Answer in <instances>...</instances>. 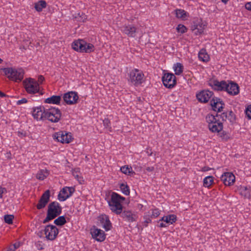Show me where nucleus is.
<instances>
[{
  "instance_id": "f257e3e1",
  "label": "nucleus",
  "mask_w": 251,
  "mask_h": 251,
  "mask_svg": "<svg viewBox=\"0 0 251 251\" xmlns=\"http://www.w3.org/2000/svg\"><path fill=\"white\" fill-rule=\"evenodd\" d=\"M125 200V198L121 196L116 192H112L111 200L108 201V204L111 210L116 214H121V216L129 222L136 221L137 216L130 211H124L122 212L123 206L121 202Z\"/></svg>"
},
{
  "instance_id": "f03ea898",
  "label": "nucleus",
  "mask_w": 251,
  "mask_h": 251,
  "mask_svg": "<svg viewBox=\"0 0 251 251\" xmlns=\"http://www.w3.org/2000/svg\"><path fill=\"white\" fill-rule=\"evenodd\" d=\"M61 212L62 207L58 202L56 201L50 202L48 205L47 217L43 220V224H46L54 219L61 214Z\"/></svg>"
},
{
  "instance_id": "7ed1b4c3",
  "label": "nucleus",
  "mask_w": 251,
  "mask_h": 251,
  "mask_svg": "<svg viewBox=\"0 0 251 251\" xmlns=\"http://www.w3.org/2000/svg\"><path fill=\"white\" fill-rule=\"evenodd\" d=\"M1 70L10 80L18 82L21 81L24 78L25 72L22 69L16 70L13 68H4Z\"/></svg>"
},
{
  "instance_id": "20e7f679",
  "label": "nucleus",
  "mask_w": 251,
  "mask_h": 251,
  "mask_svg": "<svg viewBox=\"0 0 251 251\" xmlns=\"http://www.w3.org/2000/svg\"><path fill=\"white\" fill-rule=\"evenodd\" d=\"M72 48L80 52L90 53L94 50V46L91 44L88 43L84 40L78 39L75 41L72 45Z\"/></svg>"
},
{
  "instance_id": "39448f33",
  "label": "nucleus",
  "mask_w": 251,
  "mask_h": 251,
  "mask_svg": "<svg viewBox=\"0 0 251 251\" xmlns=\"http://www.w3.org/2000/svg\"><path fill=\"white\" fill-rule=\"evenodd\" d=\"M23 84L25 90L28 94H34L39 93L40 95L43 94L42 92L39 91L38 82L33 78H26L24 80Z\"/></svg>"
},
{
  "instance_id": "423d86ee",
  "label": "nucleus",
  "mask_w": 251,
  "mask_h": 251,
  "mask_svg": "<svg viewBox=\"0 0 251 251\" xmlns=\"http://www.w3.org/2000/svg\"><path fill=\"white\" fill-rule=\"evenodd\" d=\"M61 116L62 113L58 108L51 106L46 109L44 118L52 123H57L60 120Z\"/></svg>"
},
{
  "instance_id": "0eeeda50",
  "label": "nucleus",
  "mask_w": 251,
  "mask_h": 251,
  "mask_svg": "<svg viewBox=\"0 0 251 251\" xmlns=\"http://www.w3.org/2000/svg\"><path fill=\"white\" fill-rule=\"evenodd\" d=\"M144 74L137 69L131 71L129 74V80L135 86L141 85L143 82Z\"/></svg>"
},
{
  "instance_id": "6e6552de",
  "label": "nucleus",
  "mask_w": 251,
  "mask_h": 251,
  "mask_svg": "<svg viewBox=\"0 0 251 251\" xmlns=\"http://www.w3.org/2000/svg\"><path fill=\"white\" fill-rule=\"evenodd\" d=\"M53 138L61 143H69L73 139L71 133L61 131L53 134Z\"/></svg>"
},
{
  "instance_id": "1a4fd4ad",
  "label": "nucleus",
  "mask_w": 251,
  "mask_h": 251,
  "mask_svg": "<svg viewBox=\"0 0 251 251\" xmlns=\"http://www.w3.org/2000/svg\"><path fill=\"white\" fill-rule=\"evenodd\" d=\"M162 80L164 86L170 89L173 88L176 84V77L172 73L164 74Z\"/></svg>"
},
{
  "instance_id": "9d476101",
  "label": "nucleus",
  "mask_w": 251,
  "mask_h": 251,
  "mask_svg": "<svg viewBox=\"0 0 251 251\" xmlns=\"http://www.w3.org/2000/svg\"><path fill=\"white\" fill-rule=\"evenodd\" d=\"M44 232L48 240L53 241L56 238L59 231L55 226L48 225L45 226Z\"/></svg>"
},
{
  "instance_id": "9b49d317",
  "label": "nucleus",
  "mask_w": 251,
  "mask_h": 251,
  "mask_svg": "<svg viewBox=\"0 0 251 251\" xmlns=\"http://www.w3.org/2000/svg\"><path fill=\"white\" fill-rule=\"evenodd\" d=\"M75 188L73 187H65L63 188L58 195V199L61 201H65L70 198L75 192Z\"/></svg>"
},
{
  "instance_id": "f8f14e48",
  "label": "nucleus",
  "mask_w": 251,
  "mask_h": 251,
  "mask_svg": "<svg viewBox=\"0 0 251 251\" xmlns=\"http://www.w3.org/2000/svg\"><path fill=\"white\" fill-rule=\"evenodd\" d=\"M208 84L213 90L216 91H225L228 87L227 81L225 80L219 81L217 79L211 80Z\"/></svg>"
},
{
  "instance_id": "ddd939ff",
  "label": "nucleus",
  "mask_w": 251,
  "mask_h": 251,
  "mask_svg": "<svg viewBox=\"0 0 251 251\" xmlns=\"http://www.w3.org/2000/svg\"><path fill=\"white\" fill-rule=\"evenodd\" d=\"M214 93L208 90H203L196 94V98L199 101L202 103L207 102L213 96Z\"/></svg>"
},
{
  "instance_id": "4468645a",
  "label": "nucleus",
  "mask_w": 251,
  "mask_h": 251,
  "mask_svg": "<svg viewBox=\"0 0 251 251\" xmlns=\"http://www.w3.org/2000/svg\"><path fill=\"white\" fill-rule=\"evenodd\" d=\"M78 98L77 92L70 91L64 94L63 100L67 104L72 105L77 103Z\"/></svg>"
},
{
  "instance_id": "2eb2a0df",
  "label": "nucleus",
  "mask_w": 251,
  "mask_h": 251,
  "mask_svg": "<svg viewBox=\"0 0 251 251\" xmlns=\"http://www.w3.org/2000/svg\"><path fill=\"white\" fill-rule=\"evenodd\" d=\"M50 191L47 190L42 194L36 205L37 209H41L46 206L50 201Z\"/></svg>"
},
{
  "instance_id": "dca6fc26",
  "label": "nucleus",
  "mask_w": 251,
  "mask_h": 251,
  "mask_svg": "<svg viewBox=\"0 0 251 251\" xmlns=\"http://www.w3.org/2000/svg\"><path fill=\"white\" fill-rule=\"evenodd\" d=\"M98 218L101 226L106 231H108L111 229L112 224L108 216L105 214H101Z\"/></svg>"
},
{
  "instance_id": "f3484780",
  "label": "nucleus",
  "mask_w": 251,
  "mask_h": 251,
  "mask_svg": "<svg viewBox=\"0 0 251 251\" xmlns=\"http://www.w3.org/2000/svg\"><path fill=\"white\" fill-rule=\"evenodd\" d=\"M221 180L225 185L230 186L235 182V177L232 173L226 172L222 175Z\"/></svg>"
},
{
  "instance_id": "a211bd4d",
  "label": "nucleus",
  "mask_w": 251,
  "mask_h": 251,
  "mask_svg": "<svg viewBox=\"0 0 251 251\" xmlns=\"http://www.w3.org/2000/svg\"><path fill=\"white\" fill-rule=\"evenodd\" d=\"M91 233L92 237L97 241L102 242L105 239L106 234L104 232L98 228L94 227L93 230H91Z\"/></svg>"
},
{
  "instance_id": "6ab92c4d",
  "label": "nucleus",
  "mask_w": 251,
  "mask_h": 251,
  "mask_svg": "<svg viewBox=\"0 0 251 251\" xmlns=\"http://www.w3.org/2000/svg\"><path fill=\"white\" fill-rule=\"evenodd\" d=\"M227 84L228 87L225 91L227 92V93L231 96L237 95L239 93V87L238 85L233 81H227Z\"/></svg>"
},
{
  "instance_id": "aec40b11",
  "label": "nucleus",
  "mask_w": 251,
  "mask_h": 251,
  "mask_svg": "<svg viewBox=\"0 0 251 251\" xmlns=\"http://www.w3.org/2000/svg\"><path fill=\"white\" fill-rule=\"evenodd\" d=\"M46 109V108L42 106H40L33 108L32 115L34 118L37 120H44V114Z\"/></svg>"
},
{
  "instance_id": "412c9836",
  "label": "nucleus",
  "mask_w": 251,
  "mask_h": 251,
  "mask_svg": "<svg viewBox=\"0 0 251 251\" xmlns=\"http://www.w3.org/2000/svg\"><path fill=\"white\" fill-rule=\"evenodd\" d=\"M122 31L129 37H134L135 36L136 28L131 25H125L123 26Z\"/></svg>"
},
{
  "instance_id": "4be33fe9",
  "label": "nucleus",
  "mask_w": 251,
  "mask_h": 251,
  "mask_svg": "<svg viewBox=\"0 0 251 251\" xmlns=\"http://www.w3.org/2000/svg\"><path fill=\"white\" fill-rule=\"evenodd\" d=\"M240 194L244 198L251 199V187L241 186L239 189Z\"/></svg>"
},
{
  "instance_id": "5701e85b",
  "label": "nucleus",
  "mask_w": 251,
  "mask_h": 251,
  "mask_svg": "<svg viewBox=\"0 0 251 251\" xmlns=\"http://www.w3.org/2000/svg\"><path fill=\"white\" fill-rule=\"evenodd\" d=\"M219 114L216 113L215 115L208 114L205 118L206 121L208 124L211 123L216 124L218 123H222L219 119Z\"/></svg>"
},
{
  "instance_id": "b1692460",
  "label": "nucleus",
  "mask_w": 251,
  "mask_h": 251,
  "mask_svg": "<svg viewBox=\"0 0 251 251\" xmlns=\"http://www.w3.org/2000/svg\"><path fill=\"white\" fill-rule=\"evenodd\" d=\"M209 129L212 132H220L223 130V123H218L216 124L211 123L208 124Z\"/></svg>"
},
{
  "instance_id": "393cba45",
  "label": "nucleus",
  "mask_w": 251,
  "mask_h": 251,
  "mask_svg": "<svg viewBox=\"0 0 251 251\" xmlns=\"http://www.w3.org/2000/svg\"><path fill=\"white\" fill-rule=\"evenodd\" d=\"M61 101V97L60 96L53 95L50 98L46 99L44 102L46 103H51L58 104Z\"/></svg>"
},
{
  "instance_id": "a878e982",
  "label": "nucleus",
  "mask_w": 251,
  "mask_h": 251,
  "mask_svg": "<svg viewBox=\"0 0 251 251\" xmlns=\"http://www.w3.org/2000/svg\"><path fill=\"white\" fill-rule=\"evenodd\" d=\"M218 103L225 105L224 101L221 99L215 97H213L212 99L210 101V105L212 106L213 110L216 111L217 104Z\"/></svg>"
},
{
  "instance_id": "bb28decb",
  "label": "nucleus",
  "mask_w": 251,
  "mask_h": 251,
  "mask_svg": "<svg viewBox=\"0 0 251 251\" xmlns=\"http://www.w3.org/2000/svg\"><path fill=\"white\" fill-rule=\"evenodd\" d=\"M47 2L45 0H40L34 3V8L38 12H41L43 9L47 6Z\"/></svg>"
},
{
  "instance_id": "cd10ccee",
  "label": "nucleus",
  "mask_w": 251,
  "mask_h": 251,
  "mask_svg": "<svg viewBox=\"0 0 251 251\" xmlns=\"http://www.w3.org/2000/svg\"><path fill=\"white\" fill-rule=\"evenodd\" d=\"M176 220V216L175 215L172 214L163 217L160 221H163L167 224H173Z\"/></svg>"
},
{
  "instance_id": "c85d7f7f",
  "label": "nucleus",
  "mask_w": 251,
  "mask_h": 251,
  "mask_svg": "<svg viewBox=\"0 0 251 251\" xmlns=\"http://www.w3.org/2000/svg\"><path fill=\"white\" fill-rule=\"evenodd\" d=\"M199 58L200 60L203 62H207L209 60V56L207 53L205 49H201L198 54Z\"/></svg>"
},
{
  "instance_id": "c756f323",
  "label": "nucleus",
  "mask_w": 251,
  "mask_h": 251,
  "mask_svg": "<svg viewBox=\"0 0 251 251\" xmlns=\"http://www.w3.org/2000/svg\"><path fill=\"white\" fill-rule=\"evenodd\" d=\"M226 118L229 121L231 125H233L236 123V116L232 110L226 111Z\"/></svg>"
},
{
  "instance_id": "7c9ffc66",
  "label": "nucleus",
  "mask_w": 251,
  "mask_h": 251,
  "mask_svg": "<svg viewBox=\"0 0 251 251\" xmlns=\"http://www.w3.org/2000/svg\"><path fill=\"white\" fill-rule=\"evenodd\" d=\"M175 13L177 18L185 20L187 17V12L183 9H177L175 10Z\"/></svg>"
},
{
  "instance_id": "2f4dec72",
  "label": "nucleus",
  "mask_w": 251,
  "mask_h": 251,
  "mask_svg": "<svg viewBox=\"0 0 251 251\" xmlns=\"http://www.w3.org/2000/svg\"><path fill=\"white\" fill-rule=\"evenodd\" d=\"M49 173L47 170H41L36 175V178L38 179L43 180L46 178L49 175Z\"/></svg>"
},
{
  "instance_id": "473e14b6",
  "label": "nucleus",
  "mask_w": 251,
  "mask_h": 251,
  "mask_svg": "<svg viewBox=\"0 0 251 251\" xmlns=\"http://www.w3.org/2000/svg\"><path fill=\"white\" fill-rule=\"evenodd\" d=\"M67 223L64 216L58 217L54 221V223L58 226H62Z\"/></svg>"
},
{
  "instance_id": "72a5a7b5",
  "label": "nucleus",
  "mask_w": 251,
  "mask_h": 251,
  "mask_svg": "<svg viewBox=\"0 0 251 251\" xmlns=\"http://www.w3.org/2000/svg\"><path fill=\"white\" fill-rule=\"evenodd\" d=\"M175 74L176 75H180L183 70V66L180 63H176L174 66Z\"/></svg>"
},
{
  "instance_id": "f704fd0d",
  "label": "nucleus",
  "mask_w": 251,
  "mask_h": 251,
  "mask_svg": "<svg viewBox=\"0 0 251 251\" xmlns=\"http://www.w3.org/2000/svg\"><path fill=\"white\" fill-rule=\"evenodd\" d=\"M214 177L212 176H208L203 179V186L206 187H209L213 183Z\"/></svg>"
},
{
  "instance_id": "c9c22d12",
  "label": "nucleus",
  "mask_w": 251,
  "mask_h": 251,
  "mask_svg": "<svg viewBox=\"0 0 251 251\" xmlns=\"http://www.w3.org/2000/svg\"><path fill=\"white\" fill-rule=\"evenodd\" d=\"M120 188L121 189L122 193L125 195L126 196H128L129 195V188L127 184H125L124 183L121 184Z\"/></svg>"
},
{
  "instance_id": "e433bc0d",
  "label": "nucleus",
  "mask_w": 251,
  "mask_h": 251,
  "mask_svg": "<svg viewBox=\"0 0 251 251\" xmlns=\"http://www.w3.org/2000/svg\"><path fill=\"white\" fill-rule=\"evenodd\" d=\"M219 135L222 140L225 141H227L230 137V134L226 131H222L219 133Z\"/></svg>"
},
{
  "instance_id": "4c0bfd02",
  "label": "nucleus",
  "mask_w": 251,
  "mask_h": 251,
  "mask_svg": "<svg viewBox=\"0 0 251 251\" xmlns=\"http://www.w3.org/2000/svg\"><path fill=\"white\" fill-rule=\"evenodd\" d=\"M120 170L123 173L126 175H129L131 173L135 174L134 172H132L131 167L129 168L128 166H123Z\"/></svg>"
},
{
  "instance_id": "58836bf2",
  "label": "nucleus",
  "mask_w": 251,
  "mask_h": 251,
  "mask_svg": "<svg viewBox=\"0 0 251 251\" xmlns=\"http://www.w3.org/2000/svg\"><path fill=\"white\" fill-rule=\"evenodd\" d=\"M205 25L203 24H198V30L195 31V34L196 35H200L203 32V30L205 28Z\"/></svg>"
},
{
  "instance_id": "ea45409f",
  "label": "nucleus",
  "mask_w": 251,
  "mask_h": 251,
  "mask_svg": "<svg viewBox=\"0 0 251 251\" xmlns=\"http://www.w3.org/2000/svg\"><path fill=\"white\" fill-rule=\"evenodd\" d=\"M14 217L13 215H5L4 216V222L8 224H12Z\"/></svg>"
},
{
  "instance_id": "a19ab883",
  "label": "nucleus",
  "mask_w": 251,
  "mask_h": 251,
  "mask_svg": "<svg viewBox=\"0 0 251 251\" xmlns=\"http://www.w3.org/2000/svg\"><path fill=\"white\" fill-rule=\"evenodd\" d=\"M144 219H145L144 223L145 224V226H147L148 224L151 222L152 218L151 217L150 212H148V213L146 214L144 216Z\"/></svg>"
},
{
  "instance_id": "79ce46f5",
  "label": "nucleus",
  "mask_w": 251,
  "mask_h": 251,
  "mask_svg": "<svg viewBox=\"0 0 251 251\" xmlns=\"http://www.w3.org/2000/svg\"><path fill=\"white\" fill-rule=\"evenodd\" d=\"M75 18L77 19V20L81 22H85L87 19V16L83 13H78V16H75Z\"/></svg>"
},
{
  "instance_id": "37998d69",
  "label": "nucleus",
  "mask_w": 251,
  "mask_h": 251,
  "mask_svg": "<svg viewBox=\"0 0 251 251\" xmlns=\"http://www.w3.org/2000/svg\"><path fill=\"white\" fill-rule=\"evenodd\" d=\"M187 29L186 26L181 24H179L176 27L177 31L182 34L186 32L187 31Z\"/></svg>"
},
{
  "instance_id": "c03bdc74",
  "label": "nucleus",
  "mask_w": 251,
  "mask_h": 251,
  "mask_svg": "<svg viewBox=\"0 0 251 251\" xmlns=\"http://www.w3.org/2000/svg\"><path fill=\"white\" fill-rule=\"evenodd\" d=\"M103 124L105 128H108L109 130H110V129L111 128L110 121L108 118H105L103 120Z\"/></svg>"
},
{
  "instance_id": "a18cd8bd",
  "label": "nucleus",
  "mask_w": 251,
  "mask_h": 251,
  "mask_svg": "<svg viewBox=\"0 0 251 251\" xmlns=\"http://www.w3.org/2000/svg\"><path fill=\"white\" fill-rule=\"evenodd\" d=\"M160 215V212L157 209L153 210L151 213H150L151 217L152 218H157Z\"/></svg>"
},
{
  "instance_id": "49530a36",
  "label": "nucleus",
  "mask_w": 251,
  "mask_h": 251,
  "mask_svg": "<svg viewBox=\"0 0 251 251\" xmlns=\"http://www.w3.org/2000/svg\"><path fill=\"white\" fill-rule=\"evenodd\" d=\"M245 113L249 119H251V104L249 105L245 110Z\"/></svg>"
},
{
  "instance_id": "de8ad7c7",
  "label": "nucleus",
  "mask_w": 251,
  "mask_h": 251,
  "mask_svg": "<svg viewBox=\"0 0 251 251\" xmlns=\"http://www.w3.org/2000/svg\"><path fill=\"white\" fill-rule=\"evenodd\" d=\"M219 118L220 117L223 121H226V120L227 119L226 112H224L222 113L221 114H219Z\"/></svg>"
},
{
  "instance_id": "09e8293b",
  "label": "nucleus",
  "mask_w": 251,
  "mask_h": 251,
  "mask_svg": "<svg viewBox=\"0 0 251 251\" xmlns=\"http://www.w3.org/2000/svg\"><path fill=\"white\" fill-rule=\"evenodd\" d=\"M18 135L19 137L23 138V137H25L26 136V133L25 131H24L23 130L19 131L18 132Z\"/></svg>"
},
{
  "instance_id": "8fccbe9b",
  "label": "nucleus",
  "mask_w": 251,
  "mask_h": 251,
  "mask_svg": "<svg viewBox=\"0 0 251 251\" xmlns=\"http://www.w3.org/2000/svg\"><path fill=\"white\" fill-rule=\"evenodd\" d=\"M20 244L19 242L15 243L13 245H11V247L12 248L13 250L14 251L16 249L20 247Z\"/></svg>"
},
{
  "instance_id": "3c124183",
  "label": "nucleus",
  "mask_w": 251,
  "mask_h": 251,
  "mask_svg": "<svg viewBox=\"0 0 251 251\" xmlns=\"http://www.w3.org/2000/svg\"><path fill=\"white\" fill-rule=\"evenodd\" d=\"M27 101V100L25 98H23L22 99L19 100L17 101V104L18 105H20L23 103H26Z\"/></svg>"
},
{
  "instance_id": "603ef678",
  "label": "nucleus",
  "mask_w": 251,
  "mask_h": 251,
  "mask_svg": "<svg viewBox=\"0 0 251 251\" xmlns=\"http://www.w3.org/2000/svg\"><path fill=\"white\" fill-rule=\"evenodd\" d=\"M245 8L247 10L251 11V2H247L245 4Z\"/></svg>"
},
{
  "instance_id": "864d4df0",
  "label": "nucleus",
  "mask_w": 251,
  "mask_h": 251,
  "mask_svg": "<svg viewBox=\"0 0 251 251\" xmlns=\"http://www.w3.org/2000/svg\"><path fill=\"white\" fill-rule=\"evenodd\" d=\"M4 191H6V189L5 188L0 187V198L2 197V194L4 193Z\"/></svg>"
},
{
  "instance_id": "5fc2aeb1",
  "label": "nucleus",
  "mask_w": 251,
  "mask_h": 251,
  "mask_svg": "<svg viewBox=\"0 0 251 251\" xmlns=\"http://www.w3.org/2000/svg\"><path fill=\"white\" fill-rule=\"evenodd\" d=\"M211 169V168H209L207 166H204L201 168V171L202 172H206L209 171Z\"/></svg>"
},
{
  "instance_id": "6e6d98bb",
  "label": "nucleus",
  "mask_w": 251,
  "mask_h": 251,
  "mask_svg": "<svg viewBox=\"0 0 251 251\" xmlns=\"http://www.w3.org/2000/svg\"><path fill=\"white\" fill-rule=\"evenodd\" d=\"M44 80V77L43 75H40L38 76V81H39L40 83H42Z\"/></svg>"
},
{
  "instance_id": "4d7b16f0",
  "label": "nucleus",
  "mask_w": 251,
  "mask_h": 251,
  "mask_svg": "<svg viewBox=\"0 0 251 251\" xmlns=\"http://www.w3.org/2000/svg\"><path fill=\"white\" fill-rule=\"evenodd\" d=\"M154 170V167H148L146 168V170L148 172H152Z\"/></svg>"
},
{
  "instance_id": "13d9d810",
  "label": "nucleus",
  "mask_w": 251,
  "mask_h": 251,
  "mask_svg": "<svg viewBox=\"0 0 251 251\" xmlns=\"http://www.w3.org/2000/svg\"><path fill=\"white\" fill-rule=\"evenodd\" d=\"M146 153L148 154L149 156H151L152 154L151 150L150 149V148L147 149Z\"/></svg>"
},
{
  "instance_id": "bf43d9fd",
  "label": "nucleus",
  "mask_w": 251,
  "mask_h": 251,
  "mask_svg": "<svg viewBox=\"0 0 251 251\" xmlns=\"http://www.w3.org/2000/svg\"><path fill=\"white\" fill-rule=\"evenodd\" d=\"M224 105H221L220 106H219L218 108H217V110H216V111L217 112H220L222 111H223V109H224Z\"/></svg>"
},
{
  "instance_id": "052dcab7",
  "label": "nucleus",
  "mask_w": 251,
  "mask_h": 251,
  "mask_svg": "<svg viewBox=\"0 0 251 251\" xmlns=\"http://www.w3.org/2000/svg\"><path fill=\"white\" fill-rule=\"evenodd\" d=\"M199 26H198V24H195L193 25L192 26V30L193 31H197L198 30V28Z\"/></svg>"
},
{
  "instance_id": "680f3d73",
  "label": "nucleus",
  "mask_w": 251,
  "mask_h": 251,
  "mask_svg": "<svg viewBox=\"0 0 251 251\" xmlns=\"http://www.w3.org/2000/svg\"><path fill=\"white\" fill-rule=\"evenodd\" d=\"M14 251L12 249V248H11V246H9V247L8 248H7V249H6L4 251Z\"/></svg>"
},
{
  "instance_id": "e2e57ef3",
  "label": "nucleus",
  "mask_w": 251,
  "mask_h": 251,
  "mask_svg": "<svg viewBox=\"0 0 251 251\" xmlns=\"http://www.w3.org/2000/svg\"><path fill=\"white\" fill-rule=\"evenodd\" d=\"M77 180L79 181V183H80V184H82V182L81 181H82V182H83V181H84V180L83 179V178H82V177H81V176H80V177L77 179Z\"/></svg>"
},
{
  "instance_id": "0e129e2a",
  "label": "nucleus",
  "mask_w": 251,
  "mask_h": 251,
  "mask_svg": "<svg viewBox=\"0 0 251 251\" xmlns=\"http://www.w3.org/2000/svg\"><path fill=\"white\" fill-rule=\"evenodd\" d=\"M159 227H166V226H166L165 224H164V223H161L159 224Z\"/></svg>"
},
{
  "instance_id": "69168bd1",
  "label": "nucleus",
  "mask_w": 251,
  "mask_h": 251,
  "mask_svg": "<svg viewBox=\"0 0 251 251\" xmlns=\"http://www.w3.org/2000/svg\"><path fill=\"white\" fill-rule=\"evenodd\" d=\"M6 96V94H5L4 93L0 91V97H4Z\"/></svg>"
},
{
  "instance_id": "338daca9",
  "label": "nucleus",
  "mask_w": 251,
  "mask_h": 251,
  "mask_svg": "<svg viewBox=\"0 0 251 251\" xmlns=\"http://www.w3.org/2000/svg\"><path fill=\"white\" fill-rule=\"evenodd\" d=\"M42 234H43V232L41 231H40V232H39L38 233V235L40 237H42Z\"/></svg>"
},
{
  "instance_id": "774afa93",
  "label": "nucleus",
  "mask_w": 251,
  "mask_h": 251,
  "mask_svg": "<svg viewBox=\"0 0 251 251\" xmlns=\"http://www.w3.org/2000/svg\"><path fill=\"white\" fill-rule=\"evenodd\" d=\"M221 1H222L223 3H224L226 4V3L227 2V1H228V0H221Z\"/></svg>"
}]
</instances>
